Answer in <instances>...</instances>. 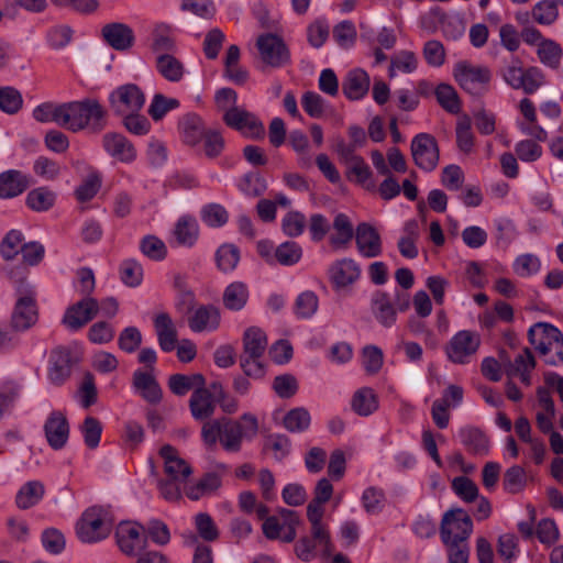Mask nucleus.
I'll return each instance as SVG.
<instances>
[{"label": "nucleus", "mask_w": 563, "mask_h": 563, "mask_svg": "<svg viewBox=\"0 0 563 563\" xmlns=\"http://www.w3.org/2000/svg\"><path fill=\"white\" fill-rule=\"evenodd\" d=\"M183 142L188 146L198 145L207 131L202 119L196 113H187L178 122Z\"/></svg>", "instance_id": "393cba45"}, {"label": "nucleus", "mask_w": 563, "mask_h": 563, "mask_svg": "<svg viewBox=\"0 0 563 563\" xmlns=\"http://www.w3.org/2000/svg\"><path fill=\"white\" fill-rule=\"evenodd\" d=\"M179 107V100L176 98H168L162 93H156L148 107V114L154 121H159L164 115Z\"/></svg>", "instance_id": "0e129e2a"}, {"label": "nucleus", "mask_w": 563, "mask_h": 563, "mask_svg": "<svg viewBox=\"0 0 563 563\" xmlns=\"http://www.w3.org/2000/svg\"><path fill=\"white\" fill-rule=\"evenodd\" d=\"M82 110V100L63 103L62 128L74 133L85 130Z\"/></svg>", "instance_id": "ea45409f"}, {"label": "nucleus", "mask_w": 563, "mask_h": 563, "mask_svg": "<svg viewBox=\"0 0 563 563\" xmlns=\"http://www.w3.org/2000/svg\"><path fill=\"white\" fill-rule=\"evenodd\" d=\"M311 417L306 408L298 407L289 410L284 419L283 424L289 432H303L310 426Z\"/></svg>", "instance_id": "de8ad7c7"}, {"label": "nucleus", "mask_w": 563, "mask_h": 563, "mask_svg": "<svg viewBox=\"0 0 563 563\" xmlns=\"http://www.w3.org/2000/svg\"><path fill=\"white\" fill-rule=\"evenodd\" d=\"M32 115L35 121L41 123L55 122L62 128L63 103L43 102L34 108Z\"/></svg>", "instance_id": "8fccbe9b"}, {"label": "nucleus", "mask_w": 563, "mask_h": 563, "mask_svg": "<svg viewBox=\"0 0 563 563\" xmlns=\"http://www.w3.org/2000/svg\"><path fill=\"white\" fill-rule=\"evenodd\" d=\"M206 385V378L202 374H173L168 378V387L176 396H185L192 388Z\"/></svg>", "instance_id": "4c0bfd02"}, {"label": "nucleus", "mask_w": 563, "mask_h": 563, "mask_svg": "<svg viewBox=\"0 0 563 563\" xmlns=\"http://www.w3.org/2000/svg\"><path fill=\"white\" fill-rule=\"evenodd\" d=\"M195 526L198 537L206 542H214L219 539L220 532L212 517L207 512H199L195 517Z\"/></svg>", "instance_id": "bf43d9fd"}, {"label": "nucleus", "mask_w": 563, "mask_h": 563, "mask_svg": "<svg viewBox=\"0 0 563 563\" xmlns=\"http://www.w3.org/2000/svg\"><path fill=\"white\" fill-rule=\"evenodd\" d=\"M258 422L252 413H243L239 420L220 417L206 421L201 428V438L206 445L214 446L220 441L227 452H239L243 439L256 435Z\"/></svg>", "instance_id": "f257e3e1"}, {"label": "nucleus", "mask_w": 563, "mask_h": 563, "mask_svg": "<svg viewBox=\"0 0 563 563\" xmlns=\"http://www.w3.org/2000/svg\"><path fill=\"white\" fill-rule=\"evenodd\" d=\"M98 312V300L86 296L66 309L62 323L70 331H78L93 320Z\"/></svg>", "instance_id": "9b49d317"}, {"label": "nucleus", "mask_w": 563, "mask_h": 563, "mask_svg": "<svg viewBox=\"0 0 563 563\" xmlns=\"http://www.w3.org/2000/svg\"><path fill=\"white\" fill-rule=\"evenodd\" d=\"M23 107L22 93L14 87L0 86V110L7 114H15Z\"/></svg>", "instance_id": "09e8293b"}, {"label": "nucleus", "mask_w": 563, "mask_h": 563, "mask_svg": "<svg viewBox=\"0 0 563 563\" xmlns=\"http://www.w3.org/2000/svg\"><path fill=\"white\" fill-rule=\"evenodd\" d=\"M145 93L136 84H124L113 89L108 97L109 108L117 117L140 112L145 104Z\"/></svg>", "instance_id": "39448f33"}, {"label": "nucleus", "mask_w": 563, "mask_h": 563, "mask_svg": "<svg viewBox=\"0 0 563 563\" xmlns=\"http://www.w3.org/2000/svg\"><path fill=\"white\" fill-rule=\"evenodd\" d=\"M461 443L473 455H487L489 453V437L479 428L465 426L459 430Z\"/></svg>", "instance_id": "4be33fe9"}, {"label": "nucleus", "mask_w": 563, "mask_h": 563, "mask_svg": "<svg viewBox=\"0 0 563 563\" xmlns=\"http://www.w3.org/2000/svg\"><path fill=\"white\" fill-rule=\"evenodd\" d=\"M302 256L301 246L294 241H287L282 243L275 250L274 257L276 261L284 266H291L297 264Z\"/></svg>", "instance_id": "4d7b16f0"}, {"label": "nucleus", "mask_w": 563, "mask_h": 563, "mask_svg": "<svg viewBox=\"0 0 563 563\" xmlns=\"http://www.w3.org/2000/svg\"><path fill=\"white\" fill-rule=\"evenodd\" d=\"M256 46L262 60L272 67H282L289 62V51L283 38L276 34L260 35Z\"/></svg>", "instance_id": "ddd939ff"}, {"label": "nucleus", "mask_w": 563, "mask_h": 563, "mask_svg": "<svg viewBox=\"0 0 563 563\" xmlns=\"http://www.w3.org/2000/svg\"><path fill=\"white\" fill-rule=\"evenodd\" d=\"M240 262V250L232 243L222 244L216 252L217 267L222 273L234 271Z\"/></svg>", "instance_id": "79ce46f5"}, {"label": "nucleus", "mask_w": 563, "mask_h": 563, "mask_svg": "<svg viewBox=\"0 0 563 563\" xmlns=\"http://www.w3.org/2000/svg\"><path fill=\"white\" fill-rule=\"evenodd\" d=\"M356 245L365 257H376L382 254V240L378 231L369 223L362 222L356 228Z\"/></svg>", "instance_id": "412c9836"}, {"label": "nucleus", "mask_w": 563, "mask_h": 563, "mask_svg": "<svg viewBox=\"0 0 563 563\" xmlns=\"http://www.w3.org/2000/svg\"><path fill=\"white\" fill-rule=\"evenodd\" d=\"M31 185V178L18 169L0 173V199H13L22 195Z\"/></svg>", "instance_id": "6ab92c4d"}, {"label": "nucleus", "mask_w": 563, "mask_h": 563, "mask_svg": "<svg viewBox=\"0 0 563 563\" xmlns=\"http://www.w3.org/2000/svg\"><path fill=\"white\" fill-rule=\"evenodd\" d=\"M445 532H449L451 539L468 541L473 532V521L462 508H454L446 511L441 521L440 537L443 539Z\"/></svg>", "instance_id": "4468645a"}, {"label": "nucleus", "mask_w": 563, "mask_h": 563, "mask_svg": "<svg viewBox=\"0 0 563 563\" xmlns=\"http://www.w3.org/2000/svg\"><path fill=\"white\" fill-rule=\"evenodd\" d=\"M133 386L147 402L158 404L162 400V388L152 373L141 369L135 371L133 374Z\"/></svg>", "instance_id": "7c9ffc66"}, {"label": "nucleus", "mask_w": 563, "mask_h": 563, "mask_svg": "<svg viewBox=\"0 0 563 563\" xmlns=\"http://www.w3.org/2000/svg\"><path fill=\"white\" fill-rule=\"evenodd\" d=\"M537 55L542 64L545 66L558 69L563 56V51L553 40H545L539 44Z\"/></svg>", "instance_id": "a18cd8bd"}, {"label": "nucleus", "mask_w": 563, "mask_h": 563, "mask_svg": "<svg viewBox=\"0 0 563 563\" xmlns=\"http://www.w3.org/2000/svg\"><path fill=\"white\" fill-rule=\"evenodd\" d=\"M77 360L73 356L69 347L58 345L52 349L48 358L47 376L55 386H62L71 376L73 366Z\"/></svg>", "instance_id": "9d476101"}, {"label": "nucleus", "mask_w": 563, "mask_h": 563, "mask_svg": "<svg viewBox=\"0 0 563 563\" xmlns=\"http://www.w3.org/2000/svg\"><path fill=\"white\" fill-rule=\"evenodd\" d=\"M154 328L159 347L164 352H172L177 343V330L170 316L166 312L158 313L154 319Z\"/></svg>", "instance_id": "c756f323"}, {"label": "nucleus", "mask_w": 563, "mask_h": 563, "mask_svg": "<svg viewBox=\"0 0 563 563\" xmlns=\"http://www.w3.org/2000/svg\"><path fill=\"white\" fill-rule=\"evenodd\" d=\"M82 107L84 129L101 132L107 125L108 110L96 98L82 99Z\"/></svg>", "instance_id": "b1692460"}, {"label": "nucleus", "mask_w": 563, "mask_h": 563, "mask_svg": "<svg viewBox=\"0 0 563 563\" xmlns=\"http://www.w3.org/2000/svg\"><path fill=\"white\" fill-rule=\"evenodd\" d=\"M437 101L448 112L457 114L461 111V100L452 85L439 84L434 91Z\"/></svg>", "instance_id": "37998d69"}, {"label": "nucleus", "mask_w": 563, "mask_h": 563, "mask_svg": "<svg viewBox=\"0 0 563 563\" xmlns=\"http://www.w3.org/2000/svg\"><path fill=\"white\" fill-rule=\"evenodd\" d=\"M318 305L319 299L313 291H303L296 298L295 314L301 319L310 318L316 313Z\"/></svg>", "instance_id": "680f3d73"}, {"label": "nucleus", "mask_w": 563, "mask_h": 563, "mask_svg": "<svg viewBox=\"0 0 563 563\" xmlns=\"http://www.w3.org/2000/svg\"><path fill=\"white\" fill-rule=\"evenodd\" d=\"M224 123L244 136L251 139H263L265 128L263 123L251 112L239 107H230L223 114Z\"/></svg>", "instance_id": "6e6552de"}, {"label": "nucleus", "mask_w": 563, "mask_h": 563, "mask_svg": "<svg viewBox=\"0 0 563 563\" xmlns=\"http://www.w3.org/2000/svg\"><path fill=\"white\" fill-rule=\"evenodd\" d=\"M152 48L156 53H168L174 51L175 41L172 36V26L165 23H159L153 31Z\"/></svg>", "instance_id": "6e6d98bb"}, {"label": "nucleus", "mask_w": 563, "mask_h": 563, "mask_svg": "<svg viewBox=\"0 0 563 563\" xmlns=\"http://www.w3.org/2000/svg\"><path fill=\"white\" fill-rule=\"evenodd\" d=\"M249 299V290L244 283L234 282L230 284L223 292V305L227 309L239 311L243 309Z\"/></svg>", "instance_id": "58836bf2"}, {"label": "nucleus", "mask_w": 563, "mask_h": 563, "mask_svg": "<svg viewBox=\"0 0 563 563\" xmlns=\"http://www.w3.org/2000/svg\"><path fill=\"white\" fill-rule=\"evenodd\" d=\"M545 84V76L543 71L536 66L523 69L522 79L520 80L519 89L523 90L527 95H532L540 87Z\"/></svg>", "instance_id": "69168bd1"}, {"label": "nucleus", "mask_w": 563, "mask_h": 563, "mask_svg": "<svg viewBox=\"0 0 563 563\" xmlns=\"http://www.w3.org/2000/svg\"><path fill=\"white\" fill-rule=\"evenodd\" d=\"M56 192L48 187L42 186L30 190L25 197V205L35 212H46L56 202Z\"/></svg>", "instance_id": "f704fd0d"}, {"label": "nucleus", "mask_w": 563, "mask_h": 563, "mask_svg": "<svg viewBox=\"0 0 563 563\" xmlns=\"http://www.w3.org/2000/svg\"><path fill=\"white\" fill-rule=\"evenodd\" d=\"M288 142L292 150L299 154V165L302 168L311 166V157L308 155L309 141L307 135L300 131H291L288 137Z\"/></svg>", "instance_id": "e2e57ef3"}, {"label": "nucleus", "mask_w": 563, "mask_h": 563, "mask_svg": "<svg viewBox=\"0 0 563 563\" xmlns=\"http://www.w3.org/2000/svg\"><path fill=\"white\" fill-rule=\"evenodd\" d=\"M351 405L357 415L364 417L372 415L378 408L376 395L372 388L366 387L358 389L353 395Z\"/></svg>", "instance_id": "a19ab883"}, {"label": "nucleus", "mask_w": 563, "mask_h": 563, "mask_svg": "<svg viewBox=\"0 0 563 563\" xmlns=\"http://www.w3.org/2000/svg\"><path fill=\"white\" fill-rule=\"evenodd\" d=\"M173 233L179 245L191 247L199 238V224L192 216H183L177 220Z\"/></svg>", "instance_id": "473e14b6"}, {"label": "nucleus", "mask_w": 563, "mask_h": 563, "mask_svg": "<svg viewBox=\"0 0 563 563\" xmlns=\"http://www.w3.org/2000/svg\"><path fill=\"white\" fill-rule=\"evenodd\" d=\"M441 541L445 547L449 563H468V541L451 539L449 532H445Z\"/></svg>", "instance_id": "c03bdc74"}, {"label": "nucleus", "mask_w": 563, "mask_h": 563, "mask_svg": "<svg viewBox=\"0 0 563 563\" xmlns=\"http://www.w3.org/2000/svg\"><path fill=\"white\" fill-rule=\"evenodd\" d=\"M479 345L481 336L478 333L462 330L451 338L445 347V353L451 362L466 364L468 363V358L477 352Z\"/></svg>", "instance_id": "1a4fd4ad"}, {"label": "nucleus", "mask_w": 563, "mask_h": 563, "mask_svg": "<svg viewBox=\"0 0 563 563\" xmlns=\"http://www.w3.org/2000/svg\"><path fill=\"white\" fill-rule=\"evenodd\" d=\"M45 494V486L40 481L26 482L15 495V505L19 509L26 510L37 505Z\"/></svg>", "instance_id": "72a5a7b5"}, {"label": "nucleus", "mask_w": 563, "mask_h": 563, "mask_svg": "<svg viewBox=\"0 0 563 563\" xmlns=\"http://www.w3.org/2000/svg\"><path fill=\"white\" fill-rule=\"evenodd\" d=\"M44 433L48 445L53 450H62L69 438L67 417L62 411H52L44 423Z\"/></svg>", "instance_id": "2eb2a0df"}, {"label": "nucleus", "mask_w": 563, "mask_h": 563, "mask_svg": "<svg viewBox=\"0 0 563 563\" xmlns=\"http://www.w3.org/2000/svg\"><path fill=\"white\" fill-rule=\"evenodd\" d=\"M120 278L122 283L129 287H137L143 280L142 265L133 260H124L119 267Z\"/></svg>", "instance_id": "864d4df0"}, {"label": "nucleus", "mask_w": 563, "mask_h": 563, "mask_svg": "<svg viewBox=\"0 0 563 563\" xmlns=\"http://www.w3.org/2000/svg\"><path fill=\"white\" fill-rule=\"evenodd\" d=\"M318 545L322 549L324 555L332 553L333 544L330 532H328V542L317 539L311 532L310 536L301 537L295 544V553L299 560L310 562L317 556L316 549Z\"/></svg>", "instance_id": "cd10ccee"}, {"label": "nucleus", "mask_w": 563, "mask_h": 563, "mask_svg": "<svg viewBox=\"0 0 563 563\" xmlns=\"http://www.w3.org/2000/svg\"><path fill=\"white\" fill-rule=\"evenodd\" d=\"M411 155L415 164L424 172L437 168L440 150L435 137L429 133H419L411 141Z\"/></svg>", "instance_id": "0eeeda50"}, {"label": "nucleus", "mask_w": 563, "mask_h": 563, "mask_svg": "<svg viewBox=\"0 0 563 563\" xmlns=\"http://www.w3.org/2000/svg\"><path fill=\"white\" fill-rule=\"evenodd\" d=\"M371 308L375 319L385 328H390L397 320V309L394 307L389 295L383 290H376L371 300Z\"/></svg>", "instance_id": "a878e982"}, {"label": "nucleus", "mask_w": 563, "mask_h": 563, "mask_svg": "<svg viewBox=\"0 0 563 563\" xmlns=\"http://www.w3.org/2000/svg\"><path fill=\"white\" fill-rule=\"evenodd\" d=\"M220 310L213 305H202L188 318V325L194 332L213 331L220 325Z\"/></svg>", "instance_id": "5701e85b"}, {"label": "nucleus", "mask_w": 563, "mask_h": 563, "mask_svg": "<svg viewBox=\"0 0 563 563\" xmlns=\"http://www.w3.org/2000/svg\"><path fill=\"white\" fill-rule=\"evenodd\" d=\"M104 151L112 157L123 163H131L136 158L134 145L123 135L109 132L102 136Z\"/></svg>", "instance_id": "f3484780"}, {"label": "nucleus", "mask_w": 563, "mask_h": 563, "mask_svg": "<svg viewBox=\"0 0 563 563\" xmlns=\"http://www.w3.org/2000/svg\"><path fill=\"white\" fill-rule=\"evenodd\" d=\"M528 339L539 354L545 356L548 365L563 364V334L556 327L538 322L529 329Z\"/></svg>", "instance_id": "7ed1b4c3"}, {"label": "nucleus", "mask_w": 563, "mask_h": 563, "mask_svg": "<svg viewBox=\"0 0 563 563\" xmlns=\"http://www.w3.org/2000/svg\"><path fill=\"white\" fill-rule=\"evenodd\" d=\"M141 252L153 261H162L167 255L165 243L155 235H146L140 243Z\"/></svg>", "instance_id": "774afa93"}, {"label": "nucleus", "mask_w": 563, "mask_h": 563, "mask_svg": "<svg viewBox=\"0 0 563 563\" xmlns=\"http://www.w3.org/2000/svg\"><path fill=\"white\" fill-rule=\"evenodd\" d=\"M156 68L166 80L172 82L181 80L185 73L183 63L168 53H163L157 56Z\"/></svg>", "instance_id": "e433bc0d"}, {"label": "nucleus", "mask_w": 563, "mask_h": 563, "mask_svg": "<svg viewBox=\"0 0 563 563\" xmlns=\"http://www.w3.org/2000/svg\"><path fill=\"white\" fill-rule=\"evenodd\" d=\"M201 220L210 228H220L227 224L229 213L220 203H208L200 211Z\"/></svg>", "instance_id": "5fc2aeb1"}, {"label": "nucleus", "mask_w": 563, "mask_h": 563, "mask_svg": "<svg viewBox=\"0 0 563 563\" xmlns=\"http://www.w3.org/2000/svg\"><path fill=\"white\" fill-rule=\"evenodd\" d=\"M115 540L121 552L128 556H141L147 545L145 528L136 522H120L115 530Z\"/></svg>", "instance_id": "423d86ee"}, {"label": "nucleus", "mask_w": 563, "mask_h": 563, "mask_svg": "<svg viewBox=\"0 0 563 563\" xmlns=\"http://www.w3.org/2000/svg\"><path fill=\"white\" fill-rule=\"evenodd\" d=\"M333 228L336 231L330 241L332 245L341 246L347 244L353 238V227L349 217L344 213H339L334 218Z\"/></svg>", "instance_id": "052dcab7"}, {"label": "nucleus", "mask_w": 563, "mask_h": 563, "mask_svg": "<svg viewBox=\"0 0 563 563\" xmlns=\"http://www.w3.org/2000/svg\"><path fill=\"white\" fill-rule=\"evenodd\" d=\"M217 401L213 398L212 393L200 385L191 394L189 399V409L194 419L198 421H209L216 410Z\"/></svg>", "instance_id": "a211bd4d"}, {"label": "nucleus", "mask_w": 563, "mask_h": 563, "mask_svg": "<svg viewBox=\"0 0 563 563\" xmlns=\"http://www.w3.org/2000/svg\"><path fill=\"white\" fill-rule=\"evenodd\" d=\"M527 484V475L523 467L514 465L509 467L503 478L504 489L509 494H518Z\"/></svg>", "instance_id": "13d9d810"}, {"label": "nucleus", "mask_w": 563, "mask_h": 563, "mask_svg": "<svg viewBox=\"0 0 563 563\" xmlns=\"http://www.w3.org/2000/svg\"><path fill=\"white\" fill-rule=\"evenodd\" d=\"M24 240L23 233L19 230H10L2 239L0 243V254L4 261H13L23 245Z\"/></svg>", "instance_id": "603ef678"}, {"label": "nucleus", "mask_w": 563, "mask_h": 563, "mask_svg": "<svg viewBox=\"0 0 563 563\" xmlns=\"http://www.w3.org/2000/svg\"><path fill=\"white\" fill-rule=\"evenodd\" d=\"M10 279L20 294L10 318V327L15 332H25L38 321V308L34 291L25 276V268L16 267L9 272Z\"/></svg>", "instance_id": "f03ea898"}, {"label": "nucleus", "mask_w": 563, "mask_h": 563, "mask_svg": "<svg viewBox=\"0 0 563 563\" xmlns=\"http://www.w3.org/2000/svg\"><path fill=\"white\" fill-rule=\"evenodd\" d=\"M76 531L82 542L91 543L107 538L110 533V526L104 523L101 509L92 507L82 514L77 522Z\"/></svg>", "instance_id": "f8f14e48"}, {"label": "nucleus", "mask_w": 563, "mask_h": 563, "mask_svg": "<svg viewBox=\"0 0 563 563\" xmlns=\"http://www.w3.org/2000/svg\"><path fill=\"white\" fill-rule=\"evenodd\" d=\"M221 476L214 472L206 473L196 484L185 489L186 496L191 500H198L205 495H210L221 487Z\"/></svg>", "instance_id": "c9c22d12"}, {"label": "nucleus", "mask_w": 563, "mask_h": 563, "mask_svg": "<svg viewBox=\"0 0 563 563\" xmlns=\"http://www.w3.org/2000/svg\"><path fill=\"white\" fill-rule=\"evenodd\" d=\"M361 274V269L355 261L343 258L335 262L330 268V279L338 289L347 287L355 283Z\"/></svg>", "instance_id": "bb28decb"}, {"label": "nucleus", "mask_w": 563, "mask_h": 563, "mask_svg": "<svg viewBox=\"0 0 563 563\" xmlns=\"http://www.w3.org/2000/svg\"><path fill=\"white\" fill-rule=\"evenodd\" d=\"M453 77L465 92L473 97H482L489 90L492 71L487 66L461 60L454 65Z\"/></svg>", "instance_id": "20e7f679"}, {"label": "nucleus", "mask_w": 563, "mask_h": 563, "mask_svg": "<svg viewBox=\"0 0 563 563\" xmlns=\"http://www.w3.org/2000/svg\"><path fill=\"white\" fill-rule=\"evenodd\" d=\"M239 189L249 197H261L267 189V183L260 173L251 172L241 178Z\"/></svg>", "instance_id": "3c124183"}, {"label": "nucleus", "mask_w": 563, "mask_h": 563, "mask_svg": "<svg viewBox=\"0 0 563 563\" xmlns=\"http://www.w3.org/2000/svg\"><path fill=\"white\" fill-rule=\"evenodd\" d=\"M243 352L240 356L249 358H262L267 347V336L265 332L257 328H247L243 334Z\"/></svg>", "instance_id": "2f4dec72"}, {"label": "nucleus", "mask_w": 563, "mask_h": 563, "mask_svg": "<svg viewBox=\"0 0 563 563\" xmlns=\"http://www.w3.org/2000/svg\"><path fill=\"white\" fill-rule=\"evenodd\" d=\"M369 89V76L361 68L350 70L343 82L342 91L349 100H360Z\"/></svg>", "instance_id": "c85d7f7f"}, {"label": "nucleus", "mask_w": 563, "mask_h": 563, "mask_svg": "<svg viewBox=\"0 0 563 563\" xmlns=\"http://www.w3.org/2000/svg\"><path fill=\"white\" fill-rule=\"evenodd\" d=\"M101 35L110 47L120 52L130 49L135 41L133 30L128 24L120 22L103 25Z\"/></svg>", "instance_id": "dca6fc26"}, {"label": "nucleus", "mask_w": 563, "mask_h": 563, "mask_svg": "<svg viewBox=\"0 0 563 563\" xmlns=\"http://www.w3.org/2000/svg\"><path fill=\"white\" fill-rule=\"evenodd\" d=\"M456 145L460 151L470 153L474 146V134L472 132V122L467 115L459 120L456 124Z\"/></svg>", "instance_id": "338daca9"}, {"label": "nucleus", "mask_w": 563, "mask_h": 563, "mask_svg": "<svg viewBox=\"0 0 563 563\" xmlns=\"http://www.w3.org/2000/svg\"><path fill=\"white\" fill-rule=\"evenodd\" d=\"M322 503H317L311 500L307 506V518L311 523V533L314 534L317 539H321L328 542V528L322 523L323 517V507Z\"/></svg>", "instance_id": "49530a36"}, {"label": "nucleus", "mask_w": 563, "mask_h": 563, "mask_svg": "<svg viewBox=\"0 0 563 563\" xmlns=\"http://www.w3.org/2000/svg\"><path fill=\"white\" fill-rule=\"evenodd\" d=\"M159 455L164 459V472L168 478L186 482L191 475V466L178 456L177 450L165 444L159 450Z\"/></svg>", "instance_id": "aec40b11"}]
</instances>
